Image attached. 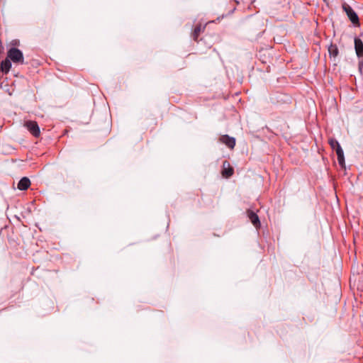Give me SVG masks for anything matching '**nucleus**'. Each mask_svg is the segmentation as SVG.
I'll use <instances>...</instances> for the list:
<instances>
[{"mask_svg":"<svg viewBox=\"0 0 363 363\" xmlns=\"http://www.w3.org/2000/svg\"><path fill=\"white\" fill-rule=\"evenodd\" d=\"M335 152H336V154H337V161H338V163L340 164V166L341 167H345V157H344V152H343V150L340 147H338L337 148H336V150H335Z\"/></svg>","mask_w":363,"mask_h":363,"instance_id":"nucleus-10","label":"nucleus"},{"mask_svg":"<svg viewBox=\"0 0 363 363\" xmlns=\"http://www.w3.org/2000/svg\"><path fill=\"white\" fill-rule=\"evenodd\" d=\"M25 127L35 138L40 136V130L39 125L36 121H28L25 122Z\"/></svg>","mask_w":363,"mask_h":363,"instance_id":"nucleus-3","label":"nucleus"},{"mask_svg":"<svg viewBox=\"0 0 363 363\" xmlns=\"http://www.w3.org/2000/svg\"><path fill=\"white\" fill-rule=\"evenodd\" d=\"M222 176L225 178H229L234 174V169L230 166V163L225 160L223 162Z\"/></svg>","mask_w":363,"mask_h":363,"instance_id":"nucleus-6","label":"nucleus"},{"mask_svg":"<svg viewBox=\"0 0 363 363\" xmlns=\"http://www.w3.org/2000/svg\"><path fill=\"white\" fill-rule=\"evenodd\" d=\"M246 213L248 218L250 219L252 225L257 229L259 228L261 223L257 214L250 209H248Z\"/></svg>","mask_w":363,"mask_h":363,"instance_id":"nucleus-5","label":"nucleus"},{"mask_svg":"<svg viewBox=\"0 0 363 363\" xmlns=\"http://www.w3.org/2000/svg\"><path fill=\"white\" fill-rule=\"evenodd\" d=\"M342 9L346 13L348 18L354 26H359V19L357 13L354 9L347 3L342 4Z\"/></svg>","mask_w":363,"mask_h":363,"instance_id":"nucleus-2","label":"nucleus"},{"mask_svg":"<svg viewBox=\"0 0 363 363\" xmlns=\"http://www.w3.org/2000/svg\"><path fill=\"white\" fill-rule=\"evenodd\" d=\"M328 143L333 150H336L338 147H340L339 142L335 138H330Z\"/></svg>","mask_w":363,"mask_h":363,"instance_id":"nucleus-13","label":"nucleus"},{"mask_svg":"<svg viewBox=\"0 0 363 363\" xmlns=\"http://www.w3.org/2000/svg\"><path fill=\"white\" fill-rule=\"evenodd\" d=\"M18 43H19L18 41L15 40V41L12 43V45H17L18 44Z\"/></svg>","mask_w":363,"mask_h":363,"instance_id":"nucleus-14","label":"nucleus"},{"mask_svg":"<svg viewBox=\"0 0 363 363\" xmlns=\"http://www.w3.org/2000/svg\"><path fill=\"white\" fill-rule=\"evenodd\" d=\"M328 52L330 57H336L339 54L337 46L335 44H330L328 47Z\"/></svg>","mask_w":363,"mask_h":363,"instance_id":"nucleus-12","label":"nucleus"},{"mask_svg":"<svg viewBox=\"0 0 363 363\" xmlns=\"http://www.w3.org/2000/svg\"><path fill=\"white\" fill-rule=\"evenodd\" d=\"M7 57L9 58L13 63L19 65L25 64L22 51L16 48H11L8 50Z\"/></svg>","mask_w":363,"mask_h":363,"instance_id":"nucleus-1","label":"nucleus"},{"mask_svg":"<svg viewBox=\"0 0 363 363\" xmlns=\"http://www.w3.org/2000/svg\"><path fill=\"white\" fill-rule=\"evenodd\" d=\"M219 142L225 144L228 148L233 149L235 146V138L228 135H223L219 138Z\"/></svg>","mask_w":363,"mask_h":363,"instance_id":"nucleus-4","label":"nucleus"},{"mask_svg":"<svg viewBox=\"0 0 363 363\" xmlns=\"http://www.w3.org/2000/svg\"><path fill=\"white\" fill-rule=\"evenodd\" d=\"M30 185V179L27 177H23L18 184V188L20 190H27Z\"/></svg>","mask_w":363,"mask_h":363,"instance_id":"nucleus-11","label":"nucleus"},{"mask_svg":"<svg viewBox=\"0 0 363 363\" xmlns=\"http://www.w3.org/2000/svg\"><path fill=\"white\" fill-rule=\"evenodd\" d=\"M206 28V26H202L201 24H198L195 26L192 33L191 37L193 40L196 42H198V38L201 32H203V30Z\"/></svg>","mask_w":363,"mask_h":363,"instance_id":"nucleus-8","label":"nucleus"},{"mask_svg":"<svg viewBox=\"0 0 363 363\" xmlns=\"http://www.w3.org/2000/svg\"><path fill=\"white\" fill-rule=\"evenodd\" d=\"M354 48L358 57H363V42L359 38L354 39Z\"/></svg>","mask_w":363,"mask_h":363,"instance_id":"nucleus-7","label":"nucleus"},{"mask_svg":"<svg viewBox=\"0 0 363 363\" xmlns=\"http://www.w3.org/2000/svg\"><path fill=\"white\" fill-rule=\"evenodd\" d=\"M11 60L9 58L6 57L1 62L0 69L4 73L8 74L10 71V69L11 67Z\"/></svg>","mask_w":363,"mask_h":363,"instance_id":"nucleus-9","label":"nucleus"}]
</instances>
